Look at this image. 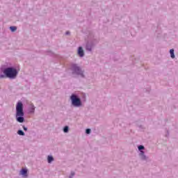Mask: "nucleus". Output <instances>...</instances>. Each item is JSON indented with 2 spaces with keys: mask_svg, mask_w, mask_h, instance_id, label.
<instances>
[{
  "mask_svg": "<svg viewBox=\"0 0 178 178\" xmlns=\"http://www.w3.org/2000/svg\"><path fill=\"white\" fill-rule=\"evenodd\" d=\"M24 111H23V103L19 102L16 106V114L15 118L17 122L19 123H23L24 122Z\"/></svg>",
  "mask_w": 178,
  "mask_h": 178,
  "instance_id": "1",
  "label": "nucleus"
},
{
  "mask_svg": "<svg viewBox=\"0 0 178 178\" xmlns=\"http://www.w3.org/2000/svg\"><path fill=\"white\" fill-rule=\"evenodd\" d=\"M3 73L8 79H16V76H17V70L13 67L6 68Z\"/></svg>",
  "mask_w": 178,
  "mask_h": 178,
  "instance_id": "2",
  "label": "nucleus"
},
{
  "mask_svg": "<svg viewBox=\"0 0 178 178\" xmlns=\"http://www.w3.org/2000/svg\"><path fill=\"white\" fill-rule=\"evenodd\" d=\"M71 101L74 106H80L81 105V100L77 98V96H76V95H72L71 96Z\"/></svg>",
  "mask_w": 178,
  "mask_h": 178,
  "instance_id": "3",
  "label": "nucleus"
},
{
  "mask_svg": "<svg viewBox=\"0 0 178 178\" xmlns=\"http://www.w3.org/2000/svg\"><path fill=\"white\" fill-rule=\"evenodd\" d=\"M72 70L74 74H80L81 76H82V77H84V75H83V71H81V70L79 67H77V65H72Z\"/></svg>",
  "mask_w": 178,
  "mask_h": 178,
  "instance_id": "4",
  "label": "nucleus"
},
{
  "mask_svg": "<svg viewBox=\"0 0 178 178\" xmlns=\"http://www.w3.org/2000/svg\"><path fill=\"white\" fill-rule=\"evenodd\" d=\"M78 55H79V56L81 57L84 56V51L83 50V47H79Z\"/></svg>",
  "mask_w": 178,
  "mask_h": 178,
  "instance_id": "5",
  "label": "nucleus"
},
{
  "mask_svg": "<svg viewBox=\"0 0 178 178\" xmlns=\"http://www.w3.org/2000/svg\"><path fill=\"white\" fill-rule=\"evenodd\" d=\"M21 175H22V176H27V170L25 168H23L21 171H20Z\"/></svg>",
  "mask_w": 178,
  "mask_h": 178,
  "instance_id": "6",
  "label": "nucleus"
},
{
  "mask_svg": "<svg viewBox=\"0 0 178 178\" xmlns=\"http://www.w3.org/2000/svg\"><path fill=\"white\" fill-rule=\"evenodd\" d=\"M170 55H171V58H172V59H175V50H174L173 49H171L170 50Z\"/></svg>",
  "mask_w": 178,
  "mask_h": 178,
  "instance_id": "7",
  "label": "nucleus"
},
{
  "mask_svg": "<svg viewBox=\"0 0 178 178\" xmlns=\"http://www.w3.org/2000/svg\"><path fill=\"white\" fill-rule=\"evenodd\" d=\"M47 161H48L49 163H51V162H52V161H54V157H52L51 156H48Z\"/></svg>",
  "mask_w": 178,
  "mask_h": 178,
  "instance_id": "8",
  "label": "nucleus"
},
{
  "mask_svg": "<svg viewBox=\"0 0 178 178\" xmlns=\"http://www.w3.org/2000/svg\"><path fill=\"white\" fill-rule=\"evenodd\" d=\"M140 155L142 156V159H147V157L144 154V151H140Z\"/></svg>",
  "mask_w": 178,
  "mask_h": 178,
  "instance_id": "9",
  "label": "nucleus"
},
{
  "mask_svg": "<svg viewBox=\"0 0 178 178\" xmlns=\"http://www.w3.org/2000/svg\"><path fill=\"white\" fill-rule=\"evenodd\" d=\"M10 29L11 31L15 32L16 30H17V28L16 26H10Z\"/></svg>",
  "mask_w": 178,
  "mask_h": 178,
  "instance_id": "10",
  "label": "nucleus"
},
{
  "mask_svg": "<svg viewBox=\"0 0 178 178\" xmlns=\"http://www.w3.org/2000/svg\"><path fill=\"white\" fill-rule=\"evenodd\" d=\"M17 134H19V136H24V132H23V131L22 130H19L17 131Z\"/></svg>",
  "mask_w": 178,
  "mask_h": 178,
  "instance_id": "11",
  "label": "nucleus"
},
{
  "mask_svg": "<svg viewBox=\"0 0 178 178\" xmlns=\"http://www.w3.org/2000/svg\"><path fill=\"white\" fill-rule=\"evenodd\" d=\"M63 131L64 133H67V131H69V127H65Z\"/></svg>",
  "mask_w": 178,
  "mask_h": 178,
  "instance_id": "12",
  "label": "nucleus"
},
{
  "mask_svg": "<svg viewBox=\"0 0 178 178\" xmlns=\"http://www.w3.org/2000/svg\"><path fill=\"white\" fill-rule=\"evenodd\" d=\"M86 134H90V133H91V129H87L86 131Z\"/></svg>",
  "mask_w": 178,
  "mask_h": 178,
  "instance_id": "13",
  "label": "nucleus"
},
{
  "mask_svg": "<svg viewBox=\"0 0 178 178\" xmlns=\"http://www.w3.org/2000/svg\"><path fill=\"white\" fill-rule=\"evenodd\" d=\"M138 148L139 151H141V149H144V146L140 145V146H138Z\"/></svg>",
  "mask_w": 178,
  "mask_h": 178,
  "instance_id": "14",
  "label": "nucleus"
},
{
  "mask_svg": "<svg viewBox=\"0 0 178 178\" xmlns=\"http://www.w3.org/2000/svg\"><path fill=\"white\" fill-rule=\"evenodd\" d=\"M23 129H24V130L25 131H27V127L23 126Z\"/></svg>",
  "mask_w": 178,
  "mask_h": 178,
  "instance_id": "15",
  "label": "nucleus"
},
{
  "mask_svg": "<svg viewBox=\"0 0 178 178\" xmlns=\"http://www.w3.org/2000/svg\"><path fill=\"white\" fill-rule=\"evenodd\" d=\"M5 77V75H0V79H3Z\"/></svg>",
  "mask_w": 178,
  "mask_h": 178,
  "instance_id": "16",
  "label": "nucleus"
},
{
  "mask_svg": "<svg viewBox=\"0 0 178 178\" xmlns=\"http://www.w3.org/2000/svg\"><path fill=\"white\" fill-rule=\"evenodd\" d=\"M69 34H70V32L67 31V32H66V35H69Z\"/></svg>",
  "mask_w": 178,
  "mask_h": 178,
  "instance_id": "17",
  "label": "nucleus"
},
{
  "mask_svg": "<svg viewBox=\"0 0 178 178\" xmlns=\"http://www.w3.org/2000/svg\"><path fill=\"white\" fill-rule=\"evenodd\" d=\"M72 176H74V173H72Z\"/></svg>",
  "mask_w": 178,
  "mask_h": 178,
  "instance_id": "18",
  "label": "nucleus"
}]
</instances>
